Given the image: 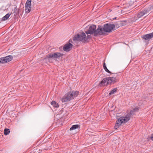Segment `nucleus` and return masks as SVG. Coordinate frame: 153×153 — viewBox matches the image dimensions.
<instances>
[{"label": "nucleus", "instance_id": "obj_1", "mask_svg": "<svg viewBox=\"0 0 153 153\" xmlns=\"http://www.w3.org/2000/svg\"><path fill=\"white\" fill-rule=\"evenodd\" d=\"M139 110L138 107H137L131 110L130 112L124 117H122L119 118L116 121V124L114 127V128L116 129L118 128L123 123H125L128 121L130 119L131 117L133 115L135 112Z\"/></svg>", "mask_w": 153, "mask_h": 153}, {"label": "nucleus", "instance_id": "obj_2", "mask_svg": "<svg viewBox=\"0 0 153 153\" xmlns=\"http://www.w3.org/2000/svg\"><path fill=\"white\" fill-rule=\"evenodd\" d=\"M115 26L114 24H105L103 27L100 26V29L99 28V35H102L105 32L109 33L113 30L115 28Z\"/></svg>", "mask_w": 153, "mask_h": 153}, {"label": "nucleus", "instance_id": "obj_3", "mask_svg": "<svg viewBox=\"0 0 153 153\" xmlns=\"http://www.w3.org/2000/svg\"><path fill=\"white\" fill-rule=\"evenodd\" d=\"M79 94L77 91H73L68 92L63 97L62 99V102H66L73 99L76 97Z\"/></svg>", "mask_w": 153, "mask_h": 153}, {"label": "nucleus", "instance_id": "obj_4", "mask_svg": "<svg viewBox=\"0 0 153 153\" xmlns=\"http://www.w3.org/2000/svg\"><path fill=\"white\" fill-rule=\"evenodd\" d=\"M100 28V26H99L97 30L96 29V26L95 25H91L89 27L88 30L87 31H86L85 33L87 34H91L93 33H94L95 35L99 34L100 30H98L99 28Z\"/></svg>", "mask_w": 153, "mask_h": 153}, {"label": "nucleus", "instance_id": "obj_5", "mask_svg": "<svg viewBox=\"0 0 153 153\" xmlns=\"http://www.w3.org/2000/svg\"><path fill=\"white\" fill-rule=\"evenodd\" d=\"M112 74H114L112 76L106 77V79H108L107 84L110 85L114 84L119 81L118 79L116 77L119 75L117 74V73Z\"/></svg>", "mask_w": 153, "mask_h": 153}, {"label": "nucleus", "instance_id": "obj_6", "mask_svg": "<svg viewBox=\"0 0 153 153\" xmlns=\"http://www.w3.org/2000/svg\"><path fill=\"white\" fill-rule=\"evenodd\" d=\"M73 39L74 40L80 41L85 42L86 41L87 39L85 33L82 32L78 34L77 36H75L74 37Z\"/></svg>", "mask_w": 153, "mask_h": 153}, {"label": "nucleus", "instance_id": "obj_7", "mask_svg": "<svg viewBox=\"0 0 153 153\" xmlns=\"http://www.w3.org/2000/svg\"><path fill=\"white\" fill-rule=\"evenodd\" d=\"M63 55V54L59 52L51 53L49 54L46 56L48 58H52L56 60L57 59H59V58L62 57Z\"/></svg>", "mask_w": 153, "mask_h": 153}, {"label": "nucleus", "instance_id": "obj_8", "mask_svg": "<svg viewBox=\"0 0 153 153\" xmlns=\"http://www.w3.org/2000/svg\"><path fill=\"white\" fill-rule=\"evenodd\" d=\"M11 55H9L5 57L0 58V63H5L11 61L13 59Z\"/></svg>", "mask_w": 153, "mask_h": 153}, {"label": "nucleus", "instance_id": "obj_9", "mask_svg": "<svg viewBox=\"0 0 153 153\" xmlns=\"http://www.w3.org/2000/svg\"><path fill=\"white\" fill-rule=\"evenodd\" d=\"M153 9V5L146 9L143 10L142 11L139 12L137 15V17L138 18H141L145 14L148 13L151 10V9Z\"/></svg>", "mask_w": 153, "mask_h": 153}, {"label": "nucleus", "instance_id": "obj_10", "mask_svg": "<svg viewBox=\"0 0 153 153\" xmlns=\"http://www.w3.org/2000/svg\"><path fill=\"white\" fill-rule=\"evenodd\" d=\"M25 12L29 13L31 10V0H27L25 4Z\"/></svg>", "mask_w": 153, "mask_h": 153}, {"label": "nucleus", "instance_id": "obj_11", "mask_svg": "<svg viewBox=\"0 0 153 153\" xmlns=\"http://www.w3.org/2000/svg\"><path fill=\"white\" fill-rule=\"evenodd\" d=\"M153 37V32L149 34L144 35L142 36V38L146 40H149Z\"/></svg>", "mask_w": 153, "mask_h": 153}, {"label": "nucleus", "instance_id": "obj_12", "mask_svg": "<svg viewBox=\"0 0 153 153\" xmlns=\"http://www.w3.org/2000/svg\"><path fill=\"white\" fill-rule=\"evenodd\" d=\"M73 45L71 43H69L65 45L63 48V50L66 51H69L70 48H72Z\"/></svg>", "mask_w": 153, "mask_h": 153}, {"label": "nucleus", "instance_id": "obj_13", "mask_svg": "<svg viewBox=\"0 0 153 153\" xmlns=\"http://www.w3.org/2000/svg\"><path fill=\"white\" fill-rule=\"evenodd\" d=\"M108 79L106 78H104L101 82L99 83V85L100 86L104 85H107L108 84H107Z\"/></svg>", "mask_w": 153, "mask_h": 153}, {"label": "nucleus", "instance_id": "obj_14", "mask_svg": "<svg viewBox=\"0 0 153 153\" xmlns=\"http://www.w3.org/2000/svg\"><path fill=\"white\" fill-rule=\"evenodd\" d=\"M80 126L79 125H73L72 127L70 128V131L75 130L77 128H79Z\"/></svg>", "mask_w": 153, "mask_h": 153}, {"label": "nucleus", "instance_id": "obj_15", "mask_svg": "<svg viewBox=\"0 0 153 153\" xmlns=\"http://www.w3.org/2000/svg\"><path fill=\"white\" fill-rule=\"evenodd\" d=\"M10 15V14H9V13L7 14L2 18L1 20L2 21H4L7 20L8 19Z\"/></svg>", "mask_w": 153, "mask_h": 153}, {"label": "nucleus", "instance_id": "obj_16", "mask_svg": "<svg viewBox=\"0 0 153 153\" xmlns=\"http://www.w3.org/2000/svg\"><path fill=\"white\" fill-rule=\"evenodd\" d=\"M51 104L54 107L58 108L59 107L58 103H57L55 101H52L51 102Z\"/></svg>", "mask_w": 153, "mask_h": 153}, {"label": "nucleus", "instance_id": "obj_17", "mask_svg": "<svg viewBox=\"0 0 153 153\" xmlns=\"http://www.w3.org/2000/svg\"><path fill=\"white\" fill-rule=\"evenodd\" d=\"M103 68L105 71L107 72L108 73L112 74L111 72L107 68L106 66L105 63H104L103 64Z\"/></svg>", "mask_w": 153, "mask_h": 153}, {"label": "nucleus", "instance_id": "obj_18", "mask_svg": "<svg viewBox=\"0 0 153 153\" xmlns=\"http://www.w3.org/2000/svg\"><path fill=\"white\" fill-rule=\"evenodd\" d=\"M117 88H114L113 90H111L109 94V95L113 94L116 93L117 91Z\"/></svg>", "mask_w": 153, "mask_h": 153}, {"label": "nucleus", "instance_id": "obj_19", "mask_svg": "<svg viewBox=\"0 0 153 153\" xmlns=\"http://www.w3.org/2000/svg\"><path fill=\"white\" fill-rule=\"evenodd\" d=\"M10 132V130L9 129L5 128L4 130V134L5 135L8 134Z\"/></svg>", "mask_w": 153, "mask_h": 153}, {"label": "nucleus", "instance_id": "obj_20", "mask_svg": "<svg viewBox=\"0 0 153 153\" xmlns=\"http://www.w3.org/2000/svg\"><path fill=\"white\" fill-rule=\"evenodd\" d=\"M150 139L153 141V136H152L150 137Z\"/></svg>", "mask_w": 153, "mask_h": 153}, {"label": "nucleus", "instance_id": "obj_21", "mask_svg": "<svg viewBox=\"0 0 153 153\" xmlns=\"http://www.w3.org/2000/svg\"><path fill=\"white\" fill-rule=\"evenodd\" d=\"M17 10V8L16 7H15L14 9V10L15 11H16Z\"/></svg>", "mask_w": 153, "mask_h": 153}, {"label": "nucleus", "instance_id": "obj_22", "mask_svg": "<svg viewBox=\"0 0 153 153\" xmlns=\"http://www.w3.org/2000/svg\"><path fill=\"white\" fill-rule=\"evenodd\" d=\"M33 153H39V152H33Z\"/></svg>", "mask_w": 153, "mask_h": 153}, {"label": "nucleus", "instance_id": "obj_23", "mask_svg": "<svg viewBox=\"0 0 153 153\" xmlns=\"http://www.w3.org/2000/svg\"><path fill=\"white\" fill-rule=\"evenodd\" d=\"M152 136H153V134L152 135Z\"/></svg>", "mask_w": 153, "mask_h": 153}]
</instances>
